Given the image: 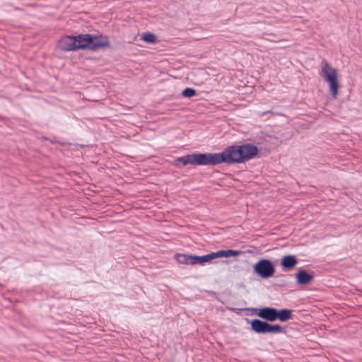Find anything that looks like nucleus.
Returning <instances> with one entry per match:
<instances>
[{
    "instance_id": "f257e3e1",
    "label": "nucleus",
    "mask_w": 362,
    "mask_h": 362,
    "mask_svg": "<svg viewBox=\"0 0 362 362\" xmlns=\"http://www.w3.org/2000/svg\"><path fill=\"white\" fill-rule=\"evenodd\" d=\"M257 152V148L252 144L230 146L221 153H193L180 157L176 160V164L216 165L222 163H241L253 158Z\"/></svg>"
},
{
    "instance_id": "6e6552de",
    "label": "nucleus",
    "mask_w": 362,
    "mask_h": 362,
    "mask_svg": "<svg viewBox=\"0 0 362 362\" xmlns=\"http://www.w3.org/2000/svg\"><path fill=\"white\" fill-rule=\"evenodd\" d=\"M296 279L298 284L306 285L313 280V275L304 269H300L296 274Z\"/></svg>"
},
{
    "instance_id": "0eeeda50",
    "label": "nucleus",
    "mask_w": 362,
    "mask_h": 362,
    "mask_svg": "<svg viewBox=\"0 0 362 362\" xmlns=\"http://www.w3.org/2000/svg\"><path fill=\"white\" fill-rule=\"evenodd\" d=\"M276 309L264 307L256 309V315L269 322L276 321Z\"/></svg>"
},
{
    "instance_id": "ddd939ff",
    "label": "nucleus",
    "mask_w": 362,
    "mask_h": 362,
    "mask_svg": "<svg viewBox=\"0 0 362 362\" xmlns=\"http://www.w3.org/2000/svg\"><path fill=\"white\" fill-rule=\"evenodd\" d=\"M176 261L180 264L192 265V255L177 254L175 256Z\"/></svg>"
},
{
    "instance_id": "2eb2a0df",
    "label": "nucleus",
    "mask_w": 362,
    "mask_h": 362,
    "mask_svg": "<svg viewBox=\"0 0 362 362\" xmlns=\"http://www.w3.org/2000/svg\"><path fill=\"white\" fill-rule=\"evenodd\" d=\"M195 94H196L195 90H194L192 88H185L182 91V95L186 98H191V97L195 95Z\"/></svg>"
},
{
    "instance_id": "1a4fd4ad",
    "label": "nucleus",
    "mask_w": 362,
    "mask_h": 362,
    "mask_svg": "<svg viewBox=\"0 0 362 362\" xmlns=\"http://www.w3.org/2000/svg\"><path fill=\"white\" fill-rule=\"evenodd\" d=\"M284 270H291L298 264V260L294 255H286L282 257L281 262Z\"/></svg>"
},
{
    "instance_id": "9d476101",
    "label": "nucleus",
    "mask_w": 362,
    "mask_h": 362,
    "mask_svg": "<svg viewBox=\"0 0 362 362\" xmlns=\"http://www.w3.org/2000/svg\"><path fill=\"white\" fill-rule=\"evenodd\" d=\"M241 254V252L239 250H219L216 252H214V259L220 258V257H237Z\"/></svg>"
},
{
    "instance_id": "423d86ee",
    "label": "nucleus",
    "mask_w": 362,
    "mask_h": 362,
    "mask_svg": "<svg viewBox=\"0 0 362 362\" xmlns=\"http://www.w3.org/2000/svg\"><path fill=\"white\" fill-rule=\"evenodd\" d=\"M254 272L263 279H268L274 276L275 267L272 262L268 259H262L258 261L253 267Z\"/></svg>"
},
{
    "instance_id": "f03ea898",
    "label": "nucleus",
    "mask_w": 362,
    "mask_h": 362,
    "mask_svg": "<svg viewBox=\"0 0 362 362\" xmlns=\"http://www.w3.org/2000/svg\"><path fill=\"white\" fill-rule=\"evenodd\" d=\"M320 66L321 70L320 74L327 83L329 90L332 98L336 99L339 95V90L341 87L338 71L326 60L322 61Z\"/></svg>"
},
{
    "instance_id": "f8f14e48",
    "label": "nucleus",
    "mask_w": 362,
    "mask_h": 362,
    "mask_svg": "<svg viewBox=\"0 0 362 362\" xmlns=\"http://www.w3.org/2000/svg\"><path fill=\"white\" fill-rule=\"evenodd\" d=\"M212 259H214V252H211L210 254L203 255V256L192 255V265H194V264L203 265L206 262H210Z\"/></svg>"
},
{
    "instance_id": "20e7f679",
    "label": "nucleus",
    "mask_w": 362,
    "mask_h": 362,
    "mask_svg": "<svg viewBox=\"0 0 362 362\" xmlns=\"http://www.w3.org/2000/svg\"><path fill=\"white\" fill-rule=\"evenodd\" d=\"M83 35L77 36H65L58 42V47L64 51H71L78 49H84Z\"/></svg>"
},
{
    "instance_id": "7ed1b4c3",
    "label": "nucleus",
    "mask_w": 362,
    "mask_h": 362,
    "mask_svg": "<svg viewBox=\"0 0 362 362\" xmlns=\"http://www.w3.org/2000/svg\"><path fill=\"white\" fill-rule=\"evenodd\" d=\"M83 42L84 49H98L109 45V40L106 36L91 35L89 34L83 35Z\"/></svg>"
},
{
    "instance_id": "4468645a",
    "label": "nucleus",
    "mask_w": 362,
    "mask_h": 362,
    "mask_svg": "<svg viewBox=\"0 0 362 362\" xmlns=\"http://www.w3.org/2000/svg\"><path fill=\"white\" fill-rule=\"evenodd\" d=\"M141 39L146 42L148 43H156V37L154 34L151 33H144L141 35Z\"/></svg>"
},
{
    "instance_id": "39448f33",
    "label": "nucleus",
    "mask_w": 362,
    "mask_h": 362,
    "mask_svg": "<svg viewBox=\"0 0 362 362\" xmlns=\"http://www.w3.org/2000/svg\"><path fill=\"white\" fill-rule=\"evenodd\" d=\"M252 329L259 334L281 333L282 328L279 325H271L259 320H253L250 322Z\"/></svg>"
},
{
    "instance_id": "9b49d317",
    "label": "nucleus",
    "mask_w": 362,
    "mask_h": 362,
    "mask_svg": "<svg viewBox=\"0 0 362 362\" xmlns=\"http://www.w3.org/2000/svg\"><path fill=\"white\" fill-rule=\"evenodd\" d=\"M293 317V312L290 309H282L280 310H276V320H279L281 322H286L291 320Z\"/></svg>"
}]
</instances>
